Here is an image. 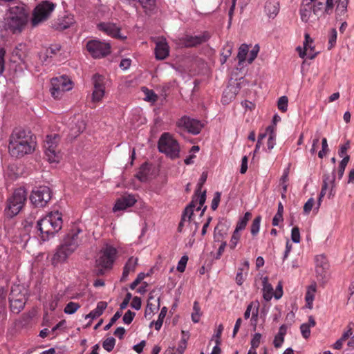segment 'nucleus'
I'll list each match as a JSON object with an SVG mask.
<instances>
[{"label": "nucleus", "mask_w": 354, "mask_h": 354, "mask_svg": "<svg viewBox=\"0 0 354 354\" xmlns=\"http://www.w3.org/2000/svg\"><path fill=\"white\" fill-rule=\"evenodd\" d=\"M35 149V141L30 131L21 129H15L10 137L8 145L11 156L19 158L32 153Z\"/></svg>", "instance_id": "1"}, {"label": "nucleus", "mask_w": 354, "mask_h": 354, "mask_svg": "<svg viewBox=\"0 0 354 354\" xmlns=\"http://www.w3.org/2000/svg\"><path fill=\"white\" fill-rule=\"evenodd\" d=\"M82 230L74 228L64 236L52 258L53 266L64 263L69 256L76 250L82 241L79 236Z\"/></svg>", "instance_id": "2"}, {"label": "nucleus", "mask_w": 354, "mask_h": 354, "mask_svg": "<svg viewBox=\"0 0 354 354\" xmlns=\"http://www.w3.org/2000/svg\"><path fill=\"white\" fill-rule=\"evenodd\" d=\"M62 215L58 211L51 212L37 221V229L43 241H48L62 227Z\"/></svg>", "instance_id": "3"}, {"label": "nucleus", "mask_w": 354, "mask_h": 354, "mask_svg": "<svg viewBox=\"0 0 354 354\" xmlns=\"http://www.w3.org/2000/svg\"><path fill=\"white\" fill-rule=\"evenodd\" d=\"M27 199V192L24 187L16 189L11 196L7 199L5 208L6 214L12 218L17 215L23 208Z\"/></svg>", "instance_id": "4"}, {"label": "nucleus", "mask_w": 354, "mask_h": 354, "mask_svg": "<svg viewBox=\"0 0 354 354\" xmlns=\"http://www.w3.org/2000/svg\"><path fill=\"white\" fill-rule=\"evenodd\" d=\"M116 254L117 250L111 245H106L101 250L95 261L97 275L104 274V269H109L112 267Z\"/></svg>", "instance_id": "5"}, {"label": "nucleus", "mask_w": 354, "mask_h": 354, "mask_svg": "<svg viewBox=\"0 0 354 354\" xmlns=\"http://www.w3.org/2000/svg\"><path fill=\"white\" fill-rule=\"evenodd\" d=\"M158 148L160 152L165 153L171 159L179 156V144L169 133H163L161 135L158 142Z\"/></svg>", "instance_id": "6"}, {"label": "nucleus", "mask_w": 354, "mask_h": 354, "mask_svg": "<svg viewBox=\"0 0 354 354\" xmlns=\"http://www.w3.org/2000/svg\"><path fill=\"white\" fill-rule=\"evenodd\" d=\"M55 4L48 1H43L39 3L34 9L32 25L36 26L40 23L47 20L55 8Z\"/></svg>", "instance_id": "7"}, {"label": "nucleus", "mask_w": 354, "mask_h": 354, "mask_svg": "<svg viewBox=\"0 0 354 354\" xmlns=\"http://www.w3.org/2000/svg\"><path fill=\"white\" fill-rule=\"evenodd\" d=\"M50 91L55 99H60L64 93L72 89V82L66 76H59L51 80Z\"/></svg>", "instance_id": "8"}, {"label": "nucleus", "mask_w": 354, "mask_h": 354, "mask_svg": "<svg viewBox=\"0 0 354 354\" xmlns=\"http://www.w3.org/2000/svg\"><path fill=\"white\" fill-rule=\"evenodd\" d=\"M59 141V136L54 134L53 136H47L45 143V155L47 160L50 163L59 162L60 160V153L57 150V144Z\"/></svg>", "instance_id": "9"}, {"label": "nucleus", "mask_w": 354, "mask_h": 354, "mask_svg": "<svg viewBox=\"0 0 354 354\" xmlns=\"http://www.w3.org/2000/svg\"><path fill=\"white\" fill-rule=\"evenodd\" d=\"M51 197V190L48 187L39 186L32 191L30 199L35 207H43L47 205Z\"/></svg>", "instance_id": "10"}, {"label": "nucleus", "mask_w": 354, "mask_h": 354, "mask_svg": "<svg viewBox=\"0 0 354 354\" xmlns=\"http://www.w3.org/2000/svg\"><path fill=\"white\" fill-rule=\"evenodd\" d=\"M86 49L95 59L102 58L110 54L111 46L109 43L99 40H90L86 43Z\"/></svg>", "instance_id": "11"}, {"label": "nucleus", "mask_w": 354, "mask_h": 354, "mask_svg": "<svg viewBox=\"0 0 354 354\" xmlns=\"http://www.w3.org/2000/svg\"><path fill=\"white\" fill-rule=\"evenodd\" d=\"M28 21V16L24 12L18 14L12 13L6 23V29L12 33H19L24 28Z\"/></svg>", "instance_id": "12"}, {"label": "nucleus", "mask_w": 354, "mask_h": 354, "mask_svg": "<svg viewBox=\"0 0 354 354\" xmlns=\"http://www.w3.org/2000/svg\"><path fill=\"white\" fill-rule=\"evenodd\" d=\"M91 81L93 86L92 102L93 103H97L100 102L104 96V77L98 73H95L93 75Z\"/></svg>", "instance_id": "13"}, {"label": "nucleus", "mask_w": 354, "mask_h": 354, "mask_svg": "<svg viewBox=\"0 0 354 354\" xmlns=\"http://www.w3.org/2000/svg\"><path fill=\"white\" fill-rule=\"evenodd\" d=\"M176 124L178 127L185 129L193 135L198 134L203 127L200 120L185 115L179 119Z\"/></svg>", "instance_id": "14"}, {"label": "nucleus", "mask_w": 354, "mask_h": 354, "mask_svg": "<svg viewBox=\"0 0 354 354\" xmlns=\"http://www.w3.org/2000/svg\"><path fill=\"white\" fill-rule=\"evenodd\" d=\"M315 272L317 277L324 279L327 277L329 270V263L326 257L324 254H319L315 257Z\"/></svg>", "instance_id": "15"}, {"label": "nucleus", "mask_w": 354, "mask_h": 354, "mask_svg": "<svg viewBox=\"0 0 354 354\" xmlns=\"http://www.w3.org/2000/svg\"><path fill=\"white\" fill-rule=\"evenodd\" d=\"M97 28L100 31L104 32L106 35L117 39L124 40L127 37L120 34V27L115 24L110 22H102L97 25Z\"/></svg>", "instance_id": "16"}, {"label": "nucleus", "mask_w": 354, "mask_h": 354, "mask_svg": "<svg viewBox=\"0 0 354 354\" xmlns=\"http://www.w3.org/2000/svg\"><path fill=\"white\" fill-rule=\"evenodd\" d=\"M313 41L310 38L308 34L305 35V41H304V48L300 46L297 48V50L299 53V57L304 58L306 56L308 59H314L317 53L315 51L314 46H312Z\"/></svg>", "instance_id": "17"}, {"label": "nucleus", "mask_w": 354, "mask_h": 354, "mask_svg": "<svg viewBox=\"0 0 354 354\" xmlns=\"http://www.w3.org/2000/svg\"><path fill=\"white\" fill-rule=\"evenodd\" d=\"M210 37L207 32H204L199 35H186L183 38V44L186 47H194L206 42Z\"/></svg>", "instance_id": "18"}, {"label": "nucleus", "mask_w": 354, "mask_h": 354, "mask_svg": "<svg viewBox=\"0 0 354 354\" xmlns=\"http://www.w3.org/2000/svg\"><path fill=\"white\" fill-rule=\"evenodd\" d=\"M136 201L137 200L133 195L123 196L116 201L113 207V212L125 210L127 208L133 206Z\"/></svg>", "instance_id": "19"}, {"label": "nucleus", "mask_w": 354, "mask_h": 354, "mask_svg": "<svg viewBox=\"0 0 354 354\" xmlns=\"http://www.w3.org/2000/svg\"><path fill=\"white\" fill-rule=\"evenodd\" d=\"M160 308V297H157L156 291L150 292L147 300V307L145 311V317L151 316L154 312L158 310Z\"/></svg>", "instance_id": "20"}, {"label": "nucleus", "mask_w": 354, "mask_h": 354, "mask_svg": "<svg viewBox=\"0 0 354 354\" xmlns=\"http://www.w3.org/2000/svg\"><path fill=\"white\" fill-rule=\"evenodd\" d=\"M169 47L165 39L162 38L156 44L155 57L158 60H163L169 56Z\"/></svg>", "instance_id": "21"}, {"label": "nucleus", "mask_w": 354, "mask_h": 354, "mask_svg": "<svg viewBox=\"0 0 354 354\" xmlns=\"http://www.w3.org/2000/svg\"><path fill=\"white\" fill-rule=\"evenodd\" d=\"M74 23V16L73 15H67L54 21L52 27L57 30H64L71 27Z\"/></svg>", "instance_id": "22"}, {"label": "nucleus", "mask_w": 354, "mask_h": 354, "mask_svg": "<svg viewBox=\"0 0 354 354\" xmlns=\"http://www.w3.org/2000/svg\"><path fill=\"white\" fill-rule=\"evenodd\" d=\"M195 207L194 205V199L190 202V203L185 208L182 216L181 220L178 226V232H182L183 227L185 225V222L189 223L191 218L194 214V208Z\"/></svg>", "instance_id": "23"}, {"label": "nucleus", "mask_w": 354, "mask_h": 354, "mask_svg": "<svg viewBox=\"0 0 354 354\" xmlns=\"http://www.w3.org/2000/svg\"><path fill=\"white\" fill-rule=\"evenodd\" d=\"M138 259L137 257H131L125 263L122 274L120 279L121 281H126L130 273L135 272L136 266H138Z\"/></svg>", "instance_id": "24"}, {"label": "nucleus", "mask_w": 354, "mask_h": 354, "mask_svg": "<svg viewBox=\"0 0 354 354\" xmlns=\"http://www.w3.org/2000/svg\"><path fill=\"white\" fill-rule=\"evenodd\" d=\"M264 10L269 18H274L279 11V1L268 0L265 3Z\"/></svg>", "instance_id": "25"}, {"label": "nucleus", "mask_w": 354, "mask_h": 354, "mask_svg": "<svg viewBox=\"0 0 354 354\" xmlns=\"http://www.w3.org/2000/svg\"><path fill=\"white\" fill-rule=\"evenodd\" d=\"M9 302L11 311L17 314L24 309L26 298L9 299Z\"/></svg>", "instance_id": "26"}, {"label": "nucleus", "mask_w": 354, "mask_h": 354, "mask_svg": "<svg viewBox=\"0 0 354 354\" xmlns=\"http://www.w3.org/2000/svg\"><path fill=\"white\" fill-rule=\"evenodd\" d=\"M274 296V290L272 285L268 283V279L265 277L263 279V299L268 301L271 300Z\"/></svg>", "instance_id": "27"}, {"label": "nucleus", "mask_w": 354, "mask_h": 354, "mask_svg": "<svg viewBox=\"0 0 354 354\" xmlns=\"http://www.w3.org/2000/svg\"><path fill=\"white\" fill-rule=\"evenodd\" d=\"M107 307V303L105 301H99L95 309L91 310L88 315H86V319H95L102 315L104 310Z\"/></svg>", "instance_id": "28"}, {"label": "nucleus", "mask_w": 354, "mask_h": 354, "mask_svg": "<svg viewBox=\"0 0 354 354\" xmlns=\"http://www.w3.org/2000/svg\"><path fill=\"white\" fill-rule=\"evenodd\" d=\"M312 12V4L307 2L304 3V1L299 10L301 21L307 23L310 19Z\"/></svg>", "instance_id": "29"}, {"label": "nucleus", "mask_w": 354, "mask_h": 354, "mask_svg": "<svg viewBox=\"0 0 354 354\" xmlns=\"http://www.w3.org/2000/svg\"><path fill=\"white\" fill-rule=\"evenodd\" d=\"M268 133V139L267 142V147L269 151L272 150L276 145V133L275 127L274 125L268 126L266 128Z\"/></svg>", "instance_id": "30"}, {"label": "nucleus", "mask_w": 354, "mask_h": 354, "mask_svg": "<svg viewBox=\"0 0 354 354\" xmlns=\"http://www.w3.org/2000/svg\"><path fill=\"white\" fill-rule=\"evenodd\" d=\"M334 181H335V176L333 174V176L330 177L329 175L325 174L324 176V180H323V185L322 187V190L319 193V196L321 197H324L326 193V189L329 186H330V189H332L334 187Z\"/></svg>", "instance_id": "31"}, {"label": "nucleus", "mask_w": 354, "mask_h": 354, "mask_svg": "<svg viewBox=\"0 0 354 354\" xmlns=\"http://www.w3.org/2000/svg\"><path fill=\"white\" fill-rule=\"evenodd\" d=\"M312 8L313 14L317 17L326 15L324 0H317L313 2Z\"/></svg>", "instance_id": "32"}, {"label": "nucleus", "mask_w": 354, "mask_h": 354, "mask_svg": "<svg viewBox=\"0 0 354 354\" xmlns=\"http://www.w3.org/2000/svg\"><path fill=\"white\" fill-rule=\"evenodd\" d=\"M316 284L313 283L309 286L307 288L305 299L309 308H312L313 302L315 299V294L316 292Z\"/></svg>", "instance_id": "33"}, {"label": "nucleus", "mask_w": 354, "mask_h": 354, "mask_svg": "<svg viewBox=\"0 0 354 354\" xmlns=\"http://www.w3.org/2000/svg\"><path fill=\"white\" fill-rule=\"evenodd\" d=\"M167 307L162 308L160 313L158 315V318L157 321L152 322L150 324V326H151L152 325H154L155 329L156 330H159L162 326V323H163L164 319L167 315Z\"/></svg>", "instance_id": "34"}, {"label": "nucleus", "mask_w": 354, "mask_h": 354, "mask_svg": "<svg viewBox=\"0 0 354 354\" xmlns=\"http://www.w3.org/2000/svg\"><path fill=\"white\" fill-rule=\"evenodd\" d=\"M252 214L249 212L245 213L244 216L237 222L235 230L240 232L244 230L247 225L248 221L250 219Z\"/></svg>", "instance_id": "35"}, {"label": "nucleus", "mask_w": 354, "mask_h": 354, "mask_svg": "<svg viewBox=\"0 0 354 354\" xmlns=\"http://www.w3.org/2000/svg\"><path fill=\"white\" fill-rule=\"evenodd\" d=\"M249 50V46L243 44L241 45V46L239 48L238 54H237V58L239 59V64H242L245 61L246 55Z\"/></svg>", "instance_id": "36"}, {"label": "nucleus", "mask_w": 354, "mask_h": 354, "mask_svg": "<svg viewBox=\"0 0 354 354\" xmlns=\"http://www.w3.org/2000/svg\"><path fill=\"white\" fill-rule=\"evenodd\" d=\"M21 286H14L11 288V291L9 295V299L26 298L25 294L21 293Z\"/></svg>", "instance_id": "37"}, {"label": "nucleus", "mask_w": 354, "mask_h": 354, "mask_svg": "<svg viewBox=\"0 0 354 354\" xmlns=\"http://www.w3.org/2000/svg\"><path fill=\"white\" fill-rule=\"evenodd\" d=\"M187 348V340L183 338L178 343V348L175 350L174 348L169 351L170 354H183Z\"/></svg>", "instance_id": "38"}, {"label": "nucleus", "mask_w": 354, "mask_h": 354, "mask_svg": "<svg viewBox=\"0 0 354 354\" xmlns=\"http://www.w3.org/2000/svg\"><path fill=\"white\" fill-rule=\"evenodd\" d=\"M349 159H350L349 156H346L341 160V162L339 165L338 171H337V175H338L339 179H341L342 178L344 173L345 168L349 161Z\"/></svg>", "instance_id": "39"}, {"label": "nucleus", "mask_w": 354, "mask_h": 354, "mask_svg": "<svg viewBox=\"0 0 354 354\" xmlns=\"http://www.w3.org/2000/svg\"><path fill=\"white\" fill-rule=\"evenodd\" d=\"M261 221V216H256L255 218L253 220L252 223L251 225V229H250L251 234L253 236H256L259 233V229H260Z\"/></svg>", "instance_id": "40"}, {"label": "nucleus", "mask_w": 354, "mask_h": 354, "mask_svg": "<svg viewBox=\"0 0 354 354\" xmlns=\"http://www.w3.org/2000/svg\"><path fill=\"white\" fill-rule=\"evenodd\" d=\"M80 308V305L79 304L70 301L65 306L64 311L66 314L72 315L75 313Z\"/></svg>", "instance_id": "41"}, {"label": "nucleus", "mask_w": 354, "mask_h": 354, "mask_svg": "<svg viewBox=\"0 0 354 354\" xmlns=\"http://www.w3.org/2000/svg\"><path fill=\"white\" fill-rule=\"evenodd\" d=\"M115 345V339L113 337L106 338L102 343V347L108 352H111Z\"/></svg>", "instance_id": "42"}, {"label": "nucleus", "mask_w": 354, "mask_h": 354, "mask_svg": "<svg viewBox=\"0 0 354 354\" xmlns=\"http://www.w3.org/2000/svg\"><path fill=\"white\" fill-rule=\"evenodd\" d=\"M348 0H340L337 2L336 12L337 15H342L346 12Z\"/></svg>", "instance_id": "43"}, {"label": "nucleus", "mask_w": 354, "mask_h": 354, "mask_svg": "<svg viewBox=\"0 0 354 354\" xmlns=\"http://www.w3.org/2000/svg\"><path fill=\"white\" fill-rule=\"evenodd\" d=\"M26 48V45L24 44H18L13 51V54L18 57L19 59L21 61L24 60L25 57V53L23 50Z\"/></svg>", "instance_id": "44"}, {"label": "nucleus", "mask_w": 354, "mask_h": 354, "mask_svg": "<svg viewBox=\"0 0 354 354\" xmlns=\"http://www.w3.org/2000/svg\"><path fill=\"white\" fill-rule=\"evenodd\" d=\"M194 199V205H196V203L197 201H198L200 206H203L204 203H205L206 200V190H204L203 192H201L200 193L194 194L192 201Z\"/></svg>", "instance_id": "45"}, {"label": "nucleus", "mask_w": 354, "mask_h": 354, "mask_svg": "<svg viewBox=\"0 0 354 354\" xmlns=\"http://www.w3.org/2000/svg\"><path fill=\"white\" fill-rule=\"evenodd\" d=\"M288 99L286 96L280 97L277 102L278 109L282 112H286L288 109Z\"/></svg>", "instance_id": "46"}, {"label": "nucleus", "mask_w": 354, "mask_h": 354, "mask_svg": "<svg viewBox=\"0 0 354 354\" xmlns=\"http://www.w3.org/2000/svg\"><path fill=\"white\" fill-rule=\"evenodd\" d=\"M340 0H326L325 1V12L326 15H330L333 8L336 3Z\"/></svg>", "instance_id": "47"}, {"label": "nucleus", "mask_w": 354, "mask_h": 354, "mask_svg": "<svg viewBox=\"0 0 354 354\" xmlns=\"http://www.w3.org/2000/svg\"><path fill=\"white\" fill-rule=\"evenodd\" d=\"M145 10H151L155 6L156 0H136Z\"/></svg>", "instance_id": "48"}, {"label": "nucleus", "mask_w": 354, "mask_h": 354, "mask_svg": "<svg viewBox=\"0 0 354 354\" xmlns=\"http://www.w3.org/2000/svg\"><path fill=\"white\" fill-rule=\"evenodd\" d=\"M291 240L295 243H299L301 241L299 229L297 226L291 230Z\"/></svg>", "instance_id": "49"}, {"label": "nucleus", "mask_w": 354, "mask_h": 354, "mask_svg": "<svg viewBox=\"0 0 354 354\" xmlns=\"http://www.w3.org/2000/svg\"><path fill=\"white\" fill-rule=\"evenodd\" d=\"M193 308L194 312L192 314V319L194 323H198L200 320V308L197 301L194 302Z\"/></svg>", "instance_id": "50"}, {"label": "nucleus", "mask_w": 354, "mask_h": 354, "mask_svg": "<svg viewBox=\"0 0 354 354\" xmlns=\"http://www.w3.org/2000/svg\"><path fill=\"white\" fill-rule=\"evenodd\" d=\"M259 52V46L256 44L252 49L250 51L249 57L248 62L249 64H251L257 57V55Z\"/></svg>", "instance_id": "51"}, {"label": "nucleus", "mask_w": 354, "mask_h": 354, "mask_svg": "<svg viewBox=\"0 0 354 354\" xmlns=\"http://www.w3.org/2000/svg\"><path fill=\"white\" fill-rule=\"evenodd\" d=\"M221 194L219 192H216L214 193V198L212 201L211 208L212 210H216L218 208L221 201Z\"/></svg>", "instance_id": "52"}, {"label": "nucleus", "mask_w": 354, "mask_h": 354, "mask_svg": "<svg viewBox=\"0 0 354 354\" xmlns=\"http://www.w3.org/2000/svg\"><path fill=\"white\" fill-rule=\"evenodd\" d=\"M135 315L136 313L134 312L128 310L122 317L123 322L125 324H130L132 322Z\"/></svg>", "instance_id": "53"}, {"label": "nucleus", "mask_w": 354, "mask_h": 354, "mask_svg": "<svg viewBox=\"0 0 354 354\" xmlns=\"http://www.w3.org/2000/svg\"><path fill=\"white\" fill-rule=\"evenodd\" d=\"M240 236L239 232L234 230L230 242V247L231 249H234L236 246L240 239Z\"/></svg>", "instance_id": "54"}, {"label": "nucleus", "mask_w": 354, "mask_h": 354, "mask_svg": "<svg viewBox=\"0 0 354 354\" xmlns=\"http://www.w3.org/2000/svg\"><path fill=\"white\" fill-rule=\"evenodd\" d=\"M261 339V334L259 333H254L250 342L251 346L252 348H258L259 346Z\"/></svg>", "instance_id": "55"}, {"label": "nucleus", "mask_w": 354, "mask_h": 354, "mask_svg": "<svg viewBox=\"0 0 354 354\" xmlns=\"http://www.w3.org/2000/svg\"><path fill=\"white\" fill-rule=\"evenodd\" d=\"M207 174L203 172L197 183L196 189V194L200 193L201 192V189L205 181L207 180Z\"/></svg>", "instance_id": "56"}, {"label": "nucleus", "mask_w": 354, "mask_h": 354, "mask_svg": "<svg viewBox=\"0 0 354 354\" xmlns=\"http://www.w3.org/2000/svg\"><path fill=\"white\" fill-rule=\"evenodd\" d=\"M187 261H188V257L187 256L185 255L181 257V259H180V261L178 263V266H177L178 271H179L180 272H183L185 271Z\"/></svg>", "instance_id": "57"}, {"label": "nucleus", "mask_w": 354, "mask_h": 354, "mask_svg": "<svg viewBox=\"0 0 354 354\" xmlns=\"http://www.w3.org/2000/svg\"><path fill=\"white\" fill-rule=\"evenodd\" d=\"M314 203L315 201L313 198H310L304 205V213L308 214L312 210Z\"/></svg>", "instance_id": "58"}, {"label": "nucleus", "mask_w": 354, "mask_h": 354, "mask_svg": "<svg viewBox=\"0 0 354 354\" xmlns=\"http://www.w3.org/2000/svg\"><path fill=\"white\" fill-rule=\"evenodd\" d=\"M300 330L304 338L308 339L310 337V330L307 323L302 324L300 326Z\"/></svg>", "instance_id": "59"}, {"label": "nucleus", "mask_w": 354, "mask_h": 354, "mask_svg": "<svg viewBox=\"0 0 354 354\" xmlns=\"http://www.w3.org/2000/svg\"><path fill=\"white\" fill-rule=\"evenodd\" d=\"M337 30L335 28H333L330 31V37H329V41H328V44H329L328 48L329 49L333 48L334 46V45L335 44L336 40H337Z\"/></svg>", "instance_id": "60"}, {"label": "nucleus", "mask_w": 354, "mask_h": 354, "mask_svg": "<svg viewBox=\"0 0 354 354\" xmlns=\"http://www.w3.org/2000/svg\"><path fill=\"white\" fill-rule=\"evenodd\" d=\"M223 225L218 224L215 228L214 232V239L215 241H220L221 239L223 238V234L221 231L223 229H221Z\"/></svg>", "instance_id": "61"}, {"label": "nucleus", "mask_w": 354, "mask_h": 354, "mask_svg": "<svg viewBox=\"0 0 354 354\" xmlns=\"http://www.w3.org/2000/svg\"><path fill=\"white\" fill-rule=\"evenodd\" d=\"M142 301L141 299L138 297H134L132 299V301L131 303V308H134L135 310H140L141 308Z\"/></svg>", "instance_id": "62"}, {"label": "nucleus", "mask_w": 354, "mask_h": 354, "mask_svg": "<svg viewBox=\"0 0 354 354\" xmlns=\"http://www.w3.org/2000/svg\"><path fill=\"white\" fill-rule=\"evenodd\" d=\"M284 342V337L282 335H279V334H277L274 339V346L275 348H279L281 346L282 344Z\"/></svg>", "instance_id": "63"}, {"label": "nucleus", "mask_w": 354, "mask_h": 354, "mask_svg": "<svg viewBox=\"0 0 354 354\" xmlns=\"http://www.w3.org/2000/svg\"><path fill=\"white\" fill-rule=\"evenodd\" d=\"M146 97L145 100L148 102H156L157 100L158 96L154 93L153 91H149L147 89Z\"/></svg>", "instance_id": "64"}]
</instances>
